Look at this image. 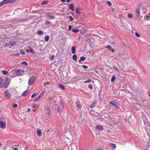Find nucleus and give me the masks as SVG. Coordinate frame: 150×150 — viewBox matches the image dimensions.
I'll return each instance as SVG.
<instances>
[{
	"mask_svg": "<svg viewBox=\"0 0 150 150\" xmlns=\"http://www.w3.org/2000/svg\"><path fill=\"white\" fill-rule=\"evenodd\" d=\"M35 77L34 76H31L28 81L29 84L30 85H32L35 83Z\"/></svg>",
	"mask_w": 150,
	"mask_h": 150,
	"instance_id": "nucleus-1",
	"label": "nucleus"
},
{
	"mask_svg": "<svg viewBox=\"0 0 150 150\" xmlns=\"http://www.w3.org/2000/svg\"><path fill=\"white\" fill-rule=\"evenodd\" d=\"M46 92V91L45 90H43L41 93L39 95V96L35 100L34 102L36 101L39 100L42 97L44 96L45 93Z\"/></svg>",
	"mask_w": 150,
	"mask_h": 150,
	"instance_id": "nucleus-2",
	"label": "nucleus"
},
{
	"mask_svg": "<svg viewBox=\"0 0 150 150\" xmlns=\"http://www.w3.org/2000/svg\"><path fill=\"white\" fill-rule=\"evenodd\" d=\"M14 0H4L2 1L0 3V6H1L10 3L11 2H13Z\"/></svg>",
	"mask_w": 150,
	"mask_h": 150,
	"instance_id": "nucleus-3",
	"label": "nucleus"
},
{
	"mask_svg": "<svg viewBox=\"0 0 150 150\" xmlns=\"http://www.w3.org/2000/svg\"><path fill=\"white\" fill-rule=\"evenodd\" d=\"M4 93L6 98L7 99L9 98L11 96V95L10 92L8 90H6Z\"/></svg>",
	"mask_w": 150,
	"mask_h": 150,
	"instance_id": "nucleus-4",
	"label": "nucleus"
},
{
	"mask_svg": "<svg viewBox=\"0 0 150 150\" xmlns=\"http://www.w3.org/2000/svg\"><path fill=\"white\" fill-rule=\"evenodd\" d=\"M109 103L112 105L113 107L116 109H118L119 108V106L117 103L116 102H114L113 101H110Z\"/></svg>",
	"mask_w": 150,
	"mask_h": 150,
	"instance_id": "nucleus-5",
	"label": "nucleus"
},
{
	"mask_svg": "<svg viewBox=\"0 0 150 150\" xmlns=\"http://www.w3.org/2000/svg\"><path fill=\"white\" fill-rule=\"evenodd\" d=\"M135 13H136V19H137L140 15V9L139 8L135 10Z\"/></svg>",
	"mask_w": 150,
	"mask_h": 150,
	"instance_id": "nucleus-6",
	"label": "nucleus"
},
{
	"mask_svg": "<svg viewBox=\"0 0 150 150\" xmlns=\"http://www.w3.org/2000/svg\"><path fill=\"white\" fill-rule=\"evenodd\" d=\"M9 81L8 80H6L3 85V87L4 88H6L8 87L9 85Z\"/></svg>",
	"mask_w": 150,
	"mask_h": 150,
	"instance_id": "nucleus-7",
	"label": "nucleus"
},
{
	"mask_svg": "<svg viewBox=\"0 0 150 150\" xmlns=\"http://www.w3.org/2000/svg\"><path fill=\"white\" fill-rule=\"evenodd\" d=\"M6 124V123L2 121H0V127L2 129H4L5 128Z\"/></svg>",
	"mask_w": 150,
	"mask_h": 150,
	"instance_id": "nucleus-8",
	"label": "nucleus"
},
{
	"mask_svg": "<svg viewBox=\"0 0 150 150\" xmlns=\"http://www.w3.org/2000/svg\"><path fill=\"white\" fill-rule=\"evenodd\" d=\"M17 74L18 76H20L23 74V71L22 69H19L16 71Z\"/></svg>",
	"mask_w": 150,
	"mask_h": 150,
	"instance_id": "nucleus-9",
	"label": "nucleus"
},
{
	"mask_svg": "<svg viewBox=\"0 0 150 150\" xmlns=\"http://www.w3.org/2000/svg\"><path fill=\"white\" fill-rule=\"evenodd\" d=\"M28 49L26 50V51L28 52H31L32 53L34 54L35 52L33 50L32 47L30 46H29L28 47Z\"/></svg>",
	"mask_w": 150,
	"mask_h": 150,
	"instance_id": "nucleus-10",
	"label": "nucleus"
},
{
	"mask_svg": "<svg viewBox=\"0 0 150 150\" xmlns=\"http://www.w3.org/2000/svg\"><path fill=\"white\" fill-rule=\"evenodd\" d=\"M106 47L108 48V50L110 51H111L112 52H115V51L112 48V47L110 45H108L106 46Z\"/></svg>",
	"mask_w": 150,
	"mask_h": 150,
	"instance_id": "nucleus-11",
	"label": "nucleus"
},
{
	"mask_svg": "<svg viewBox=\"0 0 150 150\" xmlns=\"http://www.w3.org/2000/svg\"><path fill=\"white\" fill-rule=\"evenodd\" d=\"M77 107L79 109H80L81 108V105L79 101H76V103Z\"/></svg>",
	"mask_w": 150,
	"mask_h": 150,
	"instance_id": "nucleus-12",
	"label": "nucleus"
},
{
	"mask_svg": "<svg viewBox=\"0 0 150 150\" xmlns=\"http://www.w3.org/2000/svg\"><path fill=\"white\" fill-rule=\"evenodd\" d=\"M74 6L73 4H70L69 6V9L73 11H74Z\"/></svg>",
	"mask_w": 150,
	"mask_h": 150,
	"instance_id": "nucleus-13",
	"label": "nucleus"
},
{
	"mask_svg": "<svg viewBox=\"0 0 150 150\" xmlns=\"http://www.w3.org/2000/svg\"><path fill=\"white\" fill-rule=\"evenodd\" d=\"M4 83V80L3 78L0 77V88H2Z\"/></svg>",
	"mask_w": 150,
	"mask_h": 150,
	"instance_id": "nucleus-14",
	"label": "nucleus"
},
{
	"mask_svg": "<svg viewBox=\"0 0 150 150\" xmlns=\"http://www.w3.org/2000/svg\"><path fill=\"white\" fill-rule=\"evenodd\" d=\"M76 50V47L74 46H73L71 47V52L73 54H75Z\"/></svg>",
	"mask_w": 150,
	"mask_h": 150,
	"instance_id": "nucleus-15",
	"label": "nucleus"
},
{
	"mask_svg": "<svg viewBox=\"0 0 150 150\" xmlns=\"http://www.w3.org/2000/svg\"><path fill=\"white\" fill-rule=\"evenodd\" d=\"M28 92L29 91L26 90L22 93V95L23 96H25L28 94Z\"/></svg>",
	"mask_w": 150,
	"mask_h": 150,
	"instance_id": "nucleus-16",
	"label": "nucleus"
},
{
	"mask_svg": "<svg viewBox=\"0 0 150 150\" xmlns=\"http://www.w3.org/2000/svg\"><path fill=\"white\" fill-rule=\"evenodd\" d=\"M45 112L48 115L50 114L51 112L50 109L49 108H46L45 110Z\"/></svg>",
	"mask_w": 150,
	"mask_h": 150,
	"instance_id": "nucleus-17",
	"label": "nucleus"
},
{
	"mask_svg": "<svg viewBox=\"0 0 150 150\" xmlns=\"http://www.w3.org/2000/svg\"><path fill=\"white\" fill-rule=\"evenodd\" d=\"M37 133L38 135L39 136H41L42 134L41 131L38 129L37 131Z\"/></svg>",
	"mask_w": 150,
	"mask_h": 150,
	"instance_id": "nucleus-18",
	"label": "nucleus"
},
{
	"mask_svg": "<svg viewBox=\"0 0 150 150\" xmlns=\"http://www.w3.org/2000/svg\"><path fill=\"white\" fill-rule=\"evenodd\" d=\"M71 31L74 33H77L79 31V30L74 28H73L71 30Z\"/></svg>",
	"mask_w": 150,
	"mask_h": 150,
	"instance_id": "nucleus-19",
	"label": "nucleus"
},
{
	"mask_svg": "<svg viewBox=\"0 0 150 150\" xmlns=\"http://www.w3.org/2000/svg\"><path fill=\"white\" fill-rule=\"evenodd\" d=\"M80 32L81 34H83L86 32V30L83 28H82L80 30Z\"/></svg>",
	"mask_w": 150,
	"mask_h": 150,
	"instance_id": "nucleus-20",
	"label": "nucleus"
},
{
	"mask_svg": "<svg viewBox=\"0 0 150 150\" xmlns=\"http://www.w3.org/2000/svg\"><path fill=\"white\" fill-rule=\"evenodd\" d=\"M96 128L100 130H102L103 129L102 127L100 126H98V125H97L96 127Z\"/></svg>",
	"mask_w": 150,
	"mask_h": 150,
	"instance_id": "nucleus-21",
	"label": "nucleus"
},
{
	"mask_svg": "<svg viewBox=\"0 0 150 150\" xmlns=\"http://www.w3.org/2000/svg\"><path fill=\"white\" fill-rule=\"evenodd\" d=\"M129 88V87H127L124 90V91L126 93H129V90L128 89Z\"/></svg>",
	"mask_w": 150,
	"mask_h": 150,
	"instance_id": "nucleus-22",
	"label": "nucleus"
},
{
	"mask_svg": "<svg viewBox=\"0 0 150 150\" xmlns=\"http://www.w3.org/2000/svg\"><path fill=\"white\" fill-rule=\"evenodd\" d=\"M37 34L39 35H41L43 34V33L42 31L39 30L37 32Z\"/></svg>",
	"mask_w": 150,
	"mask_h": 150,
	"instance_id": "nucleus-23",
	"label": "nucleus"
},
{
	"mask_svg": "<svg viewBox=\"0 0 150 150\" xmlns=\"http://www.w3.org/2000/svg\"><path fill=\"white\" fill-rule=\"evenodd\" d=\"M49 36L48 35L46 36L45 38V41L46 42L48 41L49 40Z\"/></svg>",
	"mask_w": 150,
	"mask_h": 150,
	"instance_id": "nucleus-24",
	"label": "nucleus"
},
{
	"mask_svg": "<svg viewBox=\"0 0 150 150\" xmlns=\"http://www.w3.org/2000/svg\"><path fill=\"white\" fill-rule=\"evenodd\" d=\"M58 86L59 88H61L63 90H64L65 89V88L64 87V86L62 85L61 84H59L58 85Z\"/></svg>",
	"mask_w": 150,
	"mask_h": 150,
	"instance_id": "nucleus-25",
	"label": "nucleus"
},
{
	"mask_svg": "<svg viewBox=\"0 0 150 150\" xmlns=\"http://www.w3.org/2000/svg\"><path fill=\"white\" fill-rule=\"evenodd\" d=\"M110 146H112V147L114 149H115L116 147V145L114 144L113 143H110Z\"/></svg>",
	"mask_w": 150,
	"mask_h": 150,
	"instance_id": "nucleus-26",
	"label": "nucleus"
},
{
	"mask_svg": "<svg viewBox=\"0 0 150 150\" xmlns=\"http://www.w3.org/2000/svg\"><path fill=\"white\" fill-rule=\"evenodd\" d=\"M72 58L73 59H74L75 61H76L77 58V55L76 54L73 55L72 56Z\"/></svg>",
	"mask_w": 150,
	"mask_h": 150,
	"instance_id": "nucleus-27",
	"label": "nucleus"
},
{
	"mask_svg": "<svg viewBox=\"0 0 150 150\" xmlns=\"http://www.w3.org/2000/svg\"><path fill=\"white\" fill-rule=\"evenodd\" d=\"M149 16L146 15L145 18L144 20L145 21H149Z\"/></svg>",
	"mask_w": 150,
	"mask_h": 150,
	"instance_id": "nucleus-28",
	"label": "nucleus"
},
{
	"mask_svg": "<svg viewBox=\"0 0 150 150\" xmlns=\"http://www.w3.org/2000/svg\"><path fill=\"white\" fill-rule=\"evenodd\" d=\"M115 76H113L112 77L111 81V82H113L115 81Z\"/></svg>",
	"mask_w": 150,
	"mask_h": 150,
	"instance_id": "nucleus-29",
	"label": "nucleus"
},
{
	"mask_svg": "<svg viewBox=\"0 0 150 150\" xmlns=\"http://www.w3.org/2000/svg\"><path fill=\"white\" fill-rule=\"evenodd\" d=\"M2 74L4 75H6L8 73V71L5 70H2Z\"/></svg>",
	"mask_w": 150,
	"mask_h": 150,
	"instance_id": "nucleus-30",
	"label": "nucleus"
},
{
	"mask_svg": "<svg viewBox=\"0 0 150 150\" xmlns=\"http://www.w3.org/2000/svg\"><path fill=\"white\" fill-rule=\"evenodd\" d=\"M128 17L130 18H132L133 17V16L132 14L129 13L128 15Z\"/></svg>",
	"mask_w": 150,
	"mask_h": 150,
	"instance_id": "nucleus-31",
	"label": "nucleus"
},
{
	"mask_svg": "<svg viewBox=\"0 0 150 150\" xmlns=\"http://www.w3.org/2000/svg\"><path fill=\"white\" fill-rule=\"evenodd\" d=\"M86 59V58L84 57H80V59L81 61H84Z\"/></svg>",
	"mask_w": 150,
	"mask_h": 150,
	"instance_id": "nucleus-32",
	"label": "nucleus"
},
{
	"mask_svg": "<svg viewBox=\"0 0 150 150\" xmlns=\"http://www.w3.org/2000/svg\"><path fill=\"white\" fill-rule=\"evenodd\" d=\"M20 53L22 55H24L25 54V52L22 49L21 50Z\"/></svg>",
	"mask_w": 150,
	"mask_h": 150,
	"instance_id": "nucleus-33",
	"label": "nucleus"
},
{
	"mask_svg": "<svg viewBox=\"0 0 150 150\" xmlns=\"http://www.w3.org/2000/svg\"><path fill=\"white\" fill-rule=\"evenodd\" d=\"M48 2L47 1H43L41 4L42 5H44L45 4H46L48 3Z\"/></svg>",
	"mask_w": 150,
	"mask_h": 150,
	"instance_id": "nucleus-34",
	"label": "nucleus"
},
{
	"mask_svg": "<svg viewBox=\"0 0 150 150\" xmlns=\"http://www.w3.org/2000/svg\"><path fill=\"white\" fill-rule=\"evenodd\" d=\"M47 16L50 18H54V17L50 14H48Z\"/></svg>",
	"mask_w": 150,
	"mask_h": 150,
	"instance_id": "nucleus-35",
	"label": "nucleus"
},
{
	"mask_svg": "<svg viewBox=\"0 0 150 150\" xmlns=\"http://www.w3.org/2000/svg\"><path fill=\"white\" fill-rule=\"evenodd\" d=\"M106 3L109 6H111L112 5L111 2L109 1H107L106 2Z\"/></svg>",
	"mask_w": 150,
	"mask_h": 150,
	"instance_id": "nucleus-36",
	"label": "nucleus"
},
{
	"mask_svg": "<svg viewBox=\"0 0 150 150\" xmlns=\"http://www.w3.org/2000/svg\"><path fill=\"white\" fill-rule=\"evenodd\" d=\"M69 19L71 21H72L74 20L73 18L71 16H69Z\"/></svg>",
	"mask_w": 150,
	"mask_h": 150,
	"instance_id": "nucleus-37",
	"label": "nucleus"
},
{
	"mask_svg": "<svg viewBox=\"0 0 150 150\" xmlns=\"http://www.w3.org/2000/svg\"><path fill=\"white\" fill-rule=\"evenodd\" d=\"M91 81V80L90 79H88L86 81H85L84 83H90Z\"/></svg>",
	"mask_w": 150,
	"mask_h": 150,
	"instance_id": "nucleus-38",
	"label": "nucleus"
},
{
	"mask_svg": "<svg viewBox=\"0 0 150 150\" xmlns=\"http://www.w3.org/2000/svg\"><path fill=\"white\" fill-rule=\"evenodd\" d=\"M88 87L91 89H93V87H92L91 84H89L88 86Z\"/></svg>",
	"mask_w": 150,
	"mask_h": 150,
	"instance_id": "nucleus-39",
	"label": "nucleus"
},
{
	"mask_svg": "<svg viewBox=\"0 0 150 150\" xmlns=\"http://www.w3.org/2000/svg\"><path fill=\"white\" fill-rule=\"evenodd\" d=\"M113 68L115 70H117V71H119V69L115 66H113Z\"/></svg>",
	"mask_w": 150,
	"mask_h": 150,
	"instance_id": "nucleus-40",
	"label": "nucleus"
},
{
	"mask_svg": "<svg viewBox=\"0 0 150 150\" xmlns=\"http://www.w3.org/2000/svg\"><path fill=\"white\" fill-rule=\"evenodd\" d=\"M135 35L137 37H140V35L138 34L137 33H135Z\"/></svg>",
	"mask_w": 150,
	"mask_h": 150,
	"instance_id": "nucleus-41",
	"label": "nucleus"
},
{
	"mask_svg": "<svg viewBox=\"0 0 150 150\" xmlns=\"http://www.w3.org/2000/svg\"><path fill=\"white\" fill-rule=\"evenodd\" d=\"M22 64H23L25 65H27V62H22Z\"/></svg>",
	"mask_w": 150,
	"mask_h": 150,
	"instance_id": "nucleus-42",
	"label": "nucleus"
},
{
	"mask_svg": "<svg viewBox=\"0 0 150 150\" xmlns=\"http://www.w3.org/2000/svg\"><path fill=\"white\" fill-rule=\"evenodd\" d=\"M54 55H52L51 57H50V59L51 60H52L54 58Z\"/></svg>",
	"mask_w": 150,
	"mask_h": 150,
	"instance_id": "nucleus-43",
	"label": "nucleus"
},
{
	"mask_svg": "<svg viewBox=\"0 0 150 150\" xmlns=\"http://www.w3.org/2000/svg\"><path fill=\"white\" fill-rule=\"evenodd\" d=\"M36 95V93H34V94H33V95H32V96H31V98H33Z\"/></svg>",
	"mask_w": 150,
	"mask_h": 150,
	"instance_id": "nucleus-44",
	"label": "nucleus"
},
{
	"mask_svg": "<svg viewBox=\"0 0 150 150\" xmlns=\"http://www.w3.org/2000/svg\"><path fill=\"white\" fill-rule=\"evenodd\" d=\"M17 105L16 104H14L13 105V107L14 108H16L17 107Z\"/></svg>",
	"mask_w": 150,
	"mask_h": 150,
	"instance_id": "nucleus-45",
	"label": "nucleus"
},
{
	"mask_svg": "<svg viewBox=\"0 0 150 150\" xmlns=\"http://www.w3.org/2000/svg\"><path fill=\"white\" fill-rule=\"evenodd\" d=\"M142 4H139L138 6H137V7L139 8H140L141 6H142Z\"/></svg>",
	"mask_w": 150,
	"mask_h": 150,
	"instance_id": "nucleus-46",
	"label": "nucleus"
},
{
	"mask_svg": "<svg viewBox=\"0 0 150 150\" xmlns=\"http://www.w3.org/2000/svg\"><path fill=\"white\" fill-rule=\"evenodd\" d=\"M50 23V22L48 21H46L45 24L47 25V24H49Z\"/></svg>",
	"mask_w": 150,
	"mask_h": 150,
	"instance_id": "nucleus-47",
	"label": "nucleus"
},
{
	"mask_svg": "<svg viewBox=\"0 0 150 150\" xmlns=\"http://www.w3.org/2000/svg\"><path fill=\"white\" fill-rule=\"evenodd\" d=\"M75 11H76V13L78 14L79 13V11L78 9L77 8V9H76Z\"/></svg>",
	"mask_w": 150,
	"mask_h": 150,
	"instance_id": "nucleus-48",
	"label": "nucleus"
},
{
	"mask_svg": "<svg viewBox=\"0 0 150 150\" xmlns=\"http://www.w3.org/2000/svg\"><path fill=\"white\" fill-rule=\"evenodd\" d=\"M95 106V104H92L91 105V108H92Z\"/></svg>",
	"mask_w": 150,
	"mask_h": 150,
	"instance_id": "nucleus-49",
	"label": "nucleus"
},
{
	"mask_svg": "<svg viewBox=\"0 0 150 150\" xmlns=\"http://www.w3.org/2000/svg\"><path fill=\"white\" fill-rule=\"evenodd\" d=\"M84 68L87 69L88 68V67L87 66L85 65H83L82 66Z\"/></svg>",
	"mask_w": 150,
	"mask_h": 150,
	"instance_id": "nucleus-50",
	"label": "nucleus"
},
{
	"mask_svg": "<svg viewBox=\"0 0 150 150\" xmlns=\"http://www.w3.org/2000/svg\"><path fill=\"white\" fill-rule=\"evenodd\" d=\"M59 108V106L58 107H57V111H58V112H60L61 111V110H60Z\"/></svg>",
	"mask_w": 150,
	"mask_h": 150,
	"instance_id": "nucleus-51",
	"label": "nucleus"
},
{
	"mask_svg": "<svg viewBox=\"0 0 150 150\" xmlns=\"http://www.w3.org/2000/svg\"><path fill=\"white\" fill-rule=\"evenodd\" d=\"M60 104H61V106H62V109H63V108H64V105H63L62 103V102H61L60 103Z\"/></svg>",
	"mask_w": 150,
	"mask_h": 150,
	"instance_id": "nucleus-52",
	"label": "nucleus"
},
{
	"mask_svg": "<svg viewBox=\"0 0 150 150\" xmlns=\"http://www.w3.org/2000/svg\"><path fill=\"white\" fill-rule=\"evenodd\" d=\"M69 30H71V25H69Z\"/></svg>",
	"mask_w": 150,
	"mask_h": 150,
	"instance_id": "nucleus-53",
	"label": "nucleus"
},
{
	"mask_svg": "<svg viewBox=\"0 0 150 150\" xmlns=\"http://www.w3.org/2000/svg\"><path fill=\"white\" fill-rule=\"evenodd\" d=\"M36 105H35V104H34V105H33V106H32V108H35V107H36Z\"/></svg>",
	"mask_w": 150,
	"mask_h": 150,
	"instance_id": "nucleus-54",
	"label": "nucleus"
},
{
	"mask_svg": "<svg viewBox=\"0 0 150 150\" xmlns=\"http://www.w3.org/2000/svg\"><path fill=\"white\" fill-rule=\"evenodd\" d=\"M31 110V109H28L27 110V111L28 112H30Z\"/></svg>",
	"mask_w": 150,
	"mask_h": 150,
	"instance_id": "nucleus-55",
	"label": "nucleus"
},
{
	"mask_svg": "<svg viewBox=\"0 0 150 150\" xmlns=\"http://www.w3.org/2000/svg\"><path fill=\"white\" fill-rule=\"evenodd\" d=\"M70 1V0H67V2L68 3H69Z\"/></svg>",
	"mask_w": 150,
	"mask_h": 150,
	"instance_id": "nucleus-56",
	"label": "nucleus"
},
{
	"mask_svg": "<svg viewBox=\"0 0 150 150\" xmlns=\"http://www.w3.org/2000/svg\"><path fill=\"white\" fill-rule=\"evenodd\" d=\"M62 2H64L65 1V0H60Z\"/></svg>",
	"mask_w": 150,
	"mask_h": 150,
	"instance_id": "nucleus-57",
	"label": "nucleus"
},
{
	"mask_svg": "<svg viewBox=\"0 0 150 150\" xmlns=\"http://www.w3.org/2000/svg\"><path fill=\"white\" fill-rule=\"evenodd\" d=\"M119 17L120 18H122V15H120L119 16Z\"/></svg>",
	"mask_w": 150,
	"mask_h": 150,
	"instance_id": "nucleus-58",
	"label": "nucleus"
},
{
	"mask_svg": "<svg viewBox=\"0 0 150 150\" xmlns=\"http://www.w3.org/2000/svg\"><path fill=\"white\" fill-rule=\"evenodd\" d=\"M96 150H102V149H100L98 148V149H96Z\"/></svg>",
	"mask_w": 150,
	"mask_h": 150,
	"instance_id": "nucleus-59",
	"label": "nucleus"
},
{
	"mask_svg": "<svg viewBox=\"0 0 150 150\" xmlns=\"http://www.w3.org/2000/svg\"><path fill=\"white\" fill-rule=\"evenodd\" d=\"M26 149H27V147H26L24 148V149H25V150H26Z\"/></svg>",
	"mask_w": 150,
	"mask_h": 150,
	"instance_id": "nucleus-60",
	"label": "nucleus"
},
{
	"mask_svg": "<svg viewBox=\"0 0 150 150\" xmlns=\"http://www.w3.org/2000/svg\"><path fill=\"white\" fill-rule=\"evenodd\" d=\"M136 105H136V104H135L134 105V107H135V106H136Z\"/></svg>",
	"mask_w": 150,
	"mask_h": 150,
	"instance_id": "nucleus-61",
	"label": "nucleus"
},
{
	"mask_svg": "<svg viewBox=\"0 0 150 150\" xmlns=\"http://www.w3.org/2000/svg\"><path fill=\"white\" fill-rule=\"evenodd\" d=\"M114 8H113V9L112 8V11H113L114 10Z\"/></svg>",
	"mask_w": 150,
	"mask_h": 150,
	"instance_id": "nucleus-62",
	"label": "nucleus"
},
{
	"mask_svg": "<svg viewBox=\"0 0 150 150\" xmlns=\"http://www.w3.org/2000/svg\"><path fill=\"white\" fill-rule=\"evenodd\" d=\"M137 107H136V108H136V110H137V109H137Z\"/></svg>",
	"mask_w": 150,
	"mask_h": 150,
	"instance_id": "nucleus-63",
	"label": "nucleus"
},
{
	"mask_svg": "<svg viewBox=\"0 0 150 150\" xmlns=\"http://www.w3.org/2000/svg\"><path fill=\"white\" fill-rule=\"evenodd\" d=\"M1 146V144L0 143V147Z\"/></svg>",
	"mask_w": 150,
	"mask_h": 150,
	"instance_id": "nucleus-64",
	"label": "nucleus"
}]
</instances>
